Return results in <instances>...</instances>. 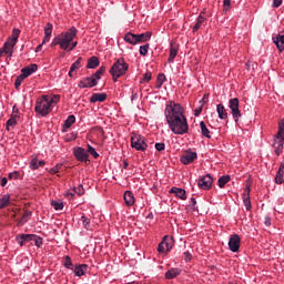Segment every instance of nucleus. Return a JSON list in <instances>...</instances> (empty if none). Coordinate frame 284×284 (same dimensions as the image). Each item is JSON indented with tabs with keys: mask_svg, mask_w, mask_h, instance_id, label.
<instances>
[{
	"mask_svg": "<svg viewBox=\"0 0 284 284\" xmlns=\"http://www.w3.org/2000/svg\"><path fill=\"white\" fill-rule=\"evenodd\" d=\"M164 116L173 134H187L190 126L187 125V119L183 114V106L181 104L169 101L165 105Z\"/></svg>",
	"mask_w": 284,
	"mask_h": 284,
	"instance_id": "f257e3e1",
	"label": "nucleus"
},
{
	"mask_svg": "<svg viewBox=\"0 0 284 284\" xmlns=\"http://www.w3.org/2000/svg\"><path fill=\"white\" fill-rule=\"evenodd\" d=\"M77 27H71L65 32L59 33L58 39L60 40V49L61 50H69L72 41L77 39Z\"/></svg>",
	"mask_w": 284,
	"mask_h": 284,
	"instance_id": "f03ea898",
	"label": "nucleus"
},
{
	"mask_svg": "<svg viewBox=\"0 0 284 284\" xmlns=\"http://www.w3.org/2000/svg\"><path fill=\"white\" fill-rule=\"evenodd\" d=\"M130 64L126 63L125 59H118L110 69V74L112 75L113 81H119L121 77L128 72Z\"/></svg>",
	"mask_w": 284,
	"mask_h": 284,
	"instance_id": "7ed1b4c3",
	"label": "nucleus"
},
{
	"mask_svg": "<svg viewBox=\"0 0 284 284\" xmlns=\"http://www.w3.org/2000/svg\"><path fill=\"white\" fill-rule=\"evenodd\" d=\"M150 39H152V32L150 31L141 34L129 32L124 36V41L131 45H136V43H145V41H150Z\"/></svg>",
	"mask_w": 284,
	"mask_h": 284,
	"instance_id": "20e7f679",
	"label": "nucleus"
},
{
	"mask_svg": "<svg viewBox=\"0 0 284 284\" xmlns=\"http://www.w3.org/2000/svg\"><path fill=\"white\" fill-rule=\"evenodd\" d=\"M34 110L38 114H41V116H48V113L52 112V104L50 100H48V95H42V98L36 102Z\"/></svg>",
	"mask_w": 284,
	"mask_h": 284,
	"instance_id": "39448f33",
	"label": "nucleus"
},
{
	"mask_svg": "<svg viewBox=\"0 0 284 284\" xmlns=\"http://www.w3.org/2000/svg\"><path fill=\"white\" fill-rule=\"evenodd\" d=\"M131 148L138 150V152H145L148 150V143H145V138L139 133L131 134Z\"/></svg>",
	"mask_w": 284,
	"mask_h": 284,
	"instance_id": "423d86ee",
	"label": "nucleus"
},
{
	"mask_svg": "<svg viewBox=\"0 0 284 284\" xmlns=\"http://www.w3.org/2000/svg\"><path fill=\"white\" fill-rule=\"evenodd\" d=\"M229 108L231 110V114L234 119V121H239L241 119V110H239V99L233 98L229 101Z\"/></svg>",
	"mask_w": 284,
	"mask_h": 284,
	"instance_id": "0eeeda50",
	"label": "nucleus"
},
{
	"mask_svg": "<svg viewBox=\"0 0 284 284\" xmlns=\"http://www.w3.org/2000/svg\"><path fill=\"white\" fill-rule=\"evenodd\" d=\"M73 154L77 161H80V163H88V156H90V154H88V151H85V149L77 146L73 149Z\"/></svg>",
	"mask_w": 284,
	"mask_h": 284,
	"instance_id": "6e6552de",
	"label": "nucleus"
},
{
	"mask_svg": "<svg viewBox=\"0 0 284 284\" xmlns=\"http://www.w3.org/2000/svg\"><path fill=\"white\" fill-rule=\"evenodd\" d=\"M196 159H199V154H196V152L185 151L180 161L183 163V165H190V163H194Z\"/></svg>",
	"mask_w": 284,
	"mask_h": 284,
	"instance_id": "1a4fd4ad",
	"label": "nucleus"
},
{
	"mask_svg": "<svg viewBox=\"0 0 284 284\" xmlns=\"http://www.w3.org/2000/svg\"><path fill=\"white\" fill-rule=\"evenodd\" d=\"M212 183H214L212 175L206 174L199 180L197 185H199L200 190H211Z\"/></svg>",
	"mask_w": 284,
	"mask_h": 284,
	"instance_id": "9d476101",
	"label": "nucleus"
},
{
	"mask_svg": "<svg viewBox=\"0 0 284 284\" xmlns=\"http://www.w3.org/2000/svg\"><path fill=\"white\" fill-rule=\"evenodd\" d=\"M229 248L231 252H239V250H241V236H239V234H233L230 236Z\"/></svg>",
	"mask_w": 284,
	"mask_h": 284,
	"instance_id": "9b49d317",
	"label": "nucleus"
},
{
	"mask_svg": "<svg viewBox=\"0 0 284 284\" xmlns=\"http://www.w3.org/2000/svg\"><path fill=\"white\" fill-rule=\"evenodd\" d=\"M170 250H172V239H169V236L165 235L163 241L158 246V252H160V254H165V252Z\"/></svg>",
	"mask_w": 284,
	"mask_h": 284,
	"instance_id": "f8f14e48",
	"label": "nucleus"
},
{
	"mask_svg": "<svg viewBox=\"0 0 284 284\" xmlns=\"http://www.w3.org/2000/svg\"><path fill=\"white\" fill-rule=\"evenodd\" d=\"M98 83L97 78H93L92 75L80 80L78 85L79 88H94Z\"/></svg>",
	"mask_w": 284,
	"mask_h": 284,
	"instance_id": "ddd939ff",
	"label": "nucleus"
},
{
	"mask_svg": "<svg viewBox=\"0 0 284 284\" xmlns=\"http://www.w3.org/2000/svg\"><path fill=\"white\" fill-rule=\"evenodd\" d=\"M17 243L20 244V247H23V245L30 243L32 241V234H19L16 236Z\"/></svg>",
	"mask_w": 284,
	"mask_h": 284,
	"instance_id": "4468645a",
	"label": "nucleus"
},
{
	"mask_svg": "<svg viewBox=\"0 0 284 284\" xmlns=\"http://www.w3.org/2000/svg\"><path fill=\"white\" fill-rule=\"evenodd\" d=\"M37 70H39V65L30 64L29 67L21 69V72H22L21 74L24 79H28V77H30L31 74H34Z\"/></svg>",
	"mask_w": 284,
	"mask_h": 284,
	"instance_id": "2eb2a0df",
	"label": "nucleus"
},
{
	"mask_svg": "<svg viewBox=\"0 0 284 284\" xmlns=\"http://www.w3.org/2000/svg\"><path fill=\"white\" fill-rule=\"evenodd\" d=\"M171 194H175V196H178V199H181L182 201H185V199H187V195L185 193V190L173 186L170 191Z\"/></svg>",
	"mask_w": 284,
	"mask_h": 284,
	"instance_id": "dca6fc26",
	"label": "nucleus"
},
{
	"mask_svg": "<svg viewBox=\"0 0 284 284\" xmlns=\"http://www.w3.org/2000/svg\"><path fill=\"white\" fill-rule=\"evenodd\" d=\"M105 99H108V94L105 93H93L90 98V102L91 103H103V101H105Z\"/></svg>",
	"mask_w": 284,
	"mask_h": 284,
	"instance_id": "f3484780",
	"label": "nucleus"
},
{
	"mask_svg": "<svg viewBox=\"0 0 284 284\" xmlns=\"http://www.w3.org/2000/svg\"><path fill=\"white\" fill-rule=\"evenodd\" d=\"M77 118L74 115H69L68 119L64 121V124L62 126V132H68L70 128H72V124L75 123Z\"/></svg>",
	"mask_w": 284,
	"mask_h": 284,
	"instance_id": "a211bd4d",
	"label": "nucleus"
},
{
	"mask_svg": "<svg viewBox=\"0 0 284 284\" xmlns=\"http://www.w3.org/2000/svg\"><path fill=\"white\" fill-rule=\"evenodd\" d=\"M176 54H179V45L171 42L169 63H172V61H174V59H176Z\"/></svg>",
	"mask_w": 284,
	"mask_h": 284,
	"instance_id": "6ab92c4d",
	"label": "nucleus"
},
{
	"mask_svg": "<svg viewBox=\"0 0 284 284\" xmlns=\"http://www.w3.org/2000/svg\"><path fill=\"white\" fill-rule=\"evenodd\" d=\"M14 48V45H12V42H10V40H8L6 43H4V45H3V48L2 49H0L1 51H2V54H9V57H12V54H13V49Z\"/></svg>",
	"mask_w": 284,
	"mask_h": 284,
	"instance_id": "aec40b11",
	"label": "nucleus"
},
{
	"mask_svg": "<svg viewBox=\"0 0 284 284\" xmlns=\"http://www.w3.org/2000/svg\"><path fill=\"white\" fill-rule=\"evenodd\" d=\"M43 165H45V161H40L37 158H33L30 162L31 170H39L40 168H43Z\"/></svg>",
	"mask_w": 284,
	"mask_h": 284,
	"instance_id": "412c9836",
	"label": "nucleus"
},
{
	"mask_svg": "<svg viewBox=\"0 0 284 284\" xmlns=\"http://www.w3.org/2000/svg\"><path fill=\"white\" fill-rule=\"evenodd\" d=\"M203 23H205V13L201 12L200 16L197 17V21L195 26L193 27V32L199 31L201 29V26H203Z\"/></svg>",
	"mask_w": 284,
	"mask_h": 284,
	"instance_id": "4be33fe9",
	"label": "nucleus"
},
{
	"mask_svg": "<svg viewBox=\"0 0 284 284\" xmlns=\"http://www.w3.org/2000/svg\"><path fill=\"white\" fill-rule=\"evenodd\" d=\"M216 112L219 114V119L221 120L227 119V110H225V106L223 104L216 105Z\"/></svg>",
	"mask_w": 284,
	"mask_h": 284,
	"instance_id": "5701e85b",
	"label": "nucleus"
},
{
	"mask_svg": "<svg viewBox=\"0 0 284 284\" xmlns=\"http://www.w3.org/2000/svg\"><path fill=\"white\" fill-rule=\"evenodd\" d=\"M180 274H181L180 268H171L165 273V278H168L169 281H172V278H176V276H179Z\"/></svg>",
	"mask_w": 284,
	"mask_h": 284,
	"instance_id": "b1692460",
	"label": "nucleus"
},
{
	"mask_svg": "<svg viewBox=\"0 0 284 284\" xmlns=\"http://www.w3.org/2000/svg\"><path fill=\"white\" fill-rule=\"evenodd\" d=\"M85 272H88V264H80L74 268L75 276H83Z\"/></svg>",
	"mask_w": 284,
	"mask_h": 284,
	"instance_id": "393cba45",
	"label": "nucleus"
},
{
	"mask_svg": "<svg viewBox=\"0 0 284 284\" xmlns=\"http://www.w3.org/2000/svg\"><path fill=\"white\" fill-rule=\"evenodd\" d=\"M273 145L275 148V154H277V156H281V154L283 153L284 140H274Z\"/></svg>",
	"mask_w": 284,
	"mask_h": 284,
	"instance_id": "a878e982",
	"label": "nucleus"
},
{
	"mask_svg": "<svg viewBox=\"0 0 284 284\" xmlns=\"http://www.w3.org/2000/svg\"><path fill=\"white\" fill-rule=\"evenodd\" d=\"M124 202H125V205H128L129 207L134 205V194H132V192L130 191H126L124 193Z\"/></svg>",
	"mask_w": 284,
	"mask_h": 284,
	"instance_id": "bb28decb",
	"label": "nucleus"
},
{
	"mask_svg": "<svg viewBox=\"0 0 284 284\" xmlns=\"http://www.w3.org/2000/svg\"><path fill=\"white\" fill-rule=\"evenodd\" d=\"M87 68L89 70H94L95 68H99V58L91 57L88 61Z\"/></svg>",
	"mask_w": 284,
	"mask_h": 284,
	"instance_id": "cd10ccee",
	"label": "nucleus"
},
{
	"mask_svg": "<svg viewBox=\"0 0 284 284\" xmlns=\"http://www.w3.org/2000/svg\"><path fill=\"white\" fill-rule=\"evenodd\" d=\"M19 34H21V30L13 29L11 38L8 41L11 42V45H17V41H19Z\"/></svg>",
	"mask_w": 284,
	"mask_h": 284,
	"instance_id": "c85d7f7f",
	"label": "nucleus"
},
{
	"mask_svg": "<svg viewBox=\"0 0 284 284\" xmlns=\"http://www.w3.org/2000/svg\"><path fill=\"white\" fill-rule=\"evenodd\" d=\"M275 141H284V120L280 122L278 132L276 134Z\"/></svg>",
	"mask_w": 284,
	"mask_h": 284,
	"instance_id": "c756f323",
	"label": "nucleus"
},
{
	"mask_svg": "<svg viewBox=\"0 0 284 284\" xmlns=\"http://www.w3.org/2000/svg\"><path fill=\"white\" fill-rule=\"evenodd\" d=\"M200 128L203 136H205L206 139H212V135H210V130L207 129V125L204 121L200 122Z\"/></svg>",
	"mask_w": 284,
	"mask_h": 284,
	"instance_id": "7c9ffc66",
	"label": "nucleus"
},
{
	"mask_svg": "<svg viewBox=\"0 0 284 284\" xmlns=\"http://www.w3.org/2000/svg\"><path fill=\"white\" fill-rule=\"evenodd\" d=\"M10 205V195H3L0 199V210H3V207H8Z\"/></svg>",
	"mask_w": 284,
	"mask_h": 284,
	"instance_id": "2f4dec72",
	"label": "nucleus"
},
{
	"mask_svg": "<svg viewBox=\"0 0 284 284\" xmlns=\"http://www.w3.org/2000/svg\"><path fill=\"white\" fill-rule=\"evenodd\" d=\"M230 183V175H223L217 180V185L219 187H225Z\"/></svg>",
	"mask_w": 284,
	"mask_h": 284,
	"instance_id": "473e14b6",
	"label": "nucleus"
},
{
	"mask_svg": "<svg viewBox=\"0 0 284 284\" xmlns=\"http://www.w3.org/2000/svg\"><path fill=\"white\" fill-rule=\"evenodd\" d=\"M165 81H168V79L165 78V74L160 73V74L158 75V81H156V88H158V90L163 87V83H164Z\"/></svg>",
	"mask_w": 284,
	"mask_h": 284,
	"instance_id": "72a5a7b5",
	"label": "nucleus"
},
{
	"mask_svg": "<svg viewBox=\"0 0 284 284\" xmlns=\"http://www.w3.org/2000/svg\"><path fill=\"white\" fill-rule=\"evenodd\" d=\"M32 216V211H26L22 215L21 220L19 221V225H23L28 223V219Z\"/></svg>",
	"mask_w": 284,
	"mask_h": 284,
	"instance_id": "f704fd0d",
	"label": "nucleus"
},
{
	"mask_svg": "<svg viewBox=\"0 0 284 284\" xmlns=\"http://www.w3.org/2000/svg\"><path fill=\"white\" fill-rule=\"evenodd\" d=\"M275 183H277L278 185L284 183V171H282L281 169L277 171V174L275 176Z\"/></svg>",
	"mask_w": 284,
	"mask_h": 284,
	"instance_id": "c9c22d12",
	"label": "nucleus"
},
{
	"mask_svg": "<svg viewBox=\"0 0 284 284\" xmlns=\"http://www.w3.org/2000/svg\"><path fill=\"white\" fill-rule=\"evenodd\" d=\"M31 241H34V245L37 247H41L43 245V239L36 234H32Z\"/></svg>",
	"mask_w": 284,
	"mask_h": 284,
	"instance_id": "e433bc0d",
	"label": "nucleus"
},
{
	"mask_svg": "<svg viewBox=\"0 0 284 284\" xmlns=\"http://www.w3.org/2000/svg\"><path fill=\"white\" fill-rule=\"evenodd\" d=\"M17 119H19V115H14L7 121V130H10V128H14V125H17Z\"/></svg>",
	"mask_w": 284,
	"mask_h": 284,
	"instance_id": "4c0bfd02",
	"label": "nucleus"
},
{
	"mask_svg": "<svg viewBox=\"0 0 284 284\" xmlns=\"http://www.w3.org/2000/svg\"><path fill=\"white\" fill-rule=\"evenodd\" d=\"M51 206H52L54 210H57V211L63 210V202L52 200V201H51Z\"/></svg>",
	"mask_w": 284,
	"mask_h": 284,
	"instance_id": "58836bf2",
	"label": "nucleus"
},
{
	"mask_svg": "<svg viewBox=\"0 0 284 284\" xmlns=\"http://www.w3.org/2000/svg\"><path fill=\"white\" fill-rule=\"evenodd\" d=\"M243 203L247 211L252 210V202L250 201V190H247V196L244 197Z\"/></svg>",
	"mask_w": 284,
	"mask_h": 284,
	"instance_id": "ea45409f",
	"label": "nucleus"
},
{
	"mask_svg": "<svg viewBox=\"0 0 284 284\" xmlns=\"http://www.w3.org/2000/svg\"><path fill=\"white\" fill-rule=\"evenodd\" d=\"M23 81H26V78L22 74H20L14 82L16 90H19V88H21V83H23Z\"/></svg>",
	"mask_w": 284,
	"mask_h": 284,
	"instance_id": "a19ab883",
	"label": "nucleus"
},
{
	"mask_svg": "<svg viewBox=\"0 0 284 284\" xmlns=\"http://www.w3.org/2000/svg\"><path fill=\"white\" fill-rule=\"evenodd\" d=\"M52 23H47L45 27H44V36L45 37H52Z\"/></svg>",
	"mask_w": 284,
	"mask_h": 284,
	"instance_id": "79ce46f5",
	"label": "nucleus"
},
{
	"mask_svg": "<svg viewBox=\"0 0 284 284\" xmlns=\"http://www.w3.org/2000/svg\"><path fill=\"white\" fill-rule=\"evenodd\" d=\"M105 73V67H101L92 77L99 81L101 79V75Z\"/></svg>",
	"mask_w": 284,
	"mask_h": 284,
	"instance_id": "37998d69",
	"label": "nucleus"
},
{
	"mask_svg": "<svg viewBox=\"0 0 284 284\" xmlns=\"http://www.w3.org/2000/svg\"><path fill=\"white\" fill-rule=\"evenodd\" d=\"M150 50V44H144L140 47V54L142 57H148V52Z\"/></svg>",
	"mask_w": 284,
	"mask_h": 284,
	"instance_id": "c03bdc74",
	"label": "nucleus"
},
{
	"mask_svg": "<svg viewBox=\"0 0 284 284\" xmlns=\"http://www.w3.org/2000/svg\"><path fill=\"white\" fill-rule=\"evenodd\" d=\"M20 176H21V173H19V171H13L9 173L8 179L9 181H17V179H19Z\"/></svg>",
	"mask_w": 284,
	"mask_h": 284,
	"instance_id": "a18cd8bd",
	"label": "nucleus"
},
{
	"mask_svg": "<svg viewBox=\"0 0 284 284\" xmlns=\"http://www.w3.org/2000/svg\"><path fill=\"white\" fill-rule=\"evenodd\" d=\"M81 61L82 58H79L75 62L72 63L71 65V72H74L75 70H79L81 68Z\"/></svg>",
	"mask_w": 284,
	"mask_h": 284,
	"instance_id": "49530a36",
	"label": "nucleus"
},
{
	"mask_svg": "<svg viewBox=\"0 0 284 284\" xmlns=\"http://www.w3.org/2000/svg\"><path fill=\"white\" fill-rule=\"evenodd\" d=\"M89 154H91V156H93L94 159H97L99 156V153L97 152V150L92 146V145H88V151Z\"/></svg>",
	"mask_w": 284,
	"mask_h": 284,
	"instance_id": "de8ad7c7",
	"label": "nucleus"
},
{
	"mask_svg": "<svg viewBox=\"0 0 284 284\" xmlns=\"http://www.w3.org/2000/svg\"><path fill=\"white\" fill-rule=\"evenodd\" d=\"M81 221H82L83 226L85 227V230H90V219L87 217L85 215H82Z\"/></svg>",
	"mask_w": 284,
	"mask_h": 284,
	"instance_id": "09e8293b",
	"label": "nucleus"
},
{
	"mask_svg": "<svg viewBox=\"0 0 284 284\" xmlns=\"http://www.w3.org/2000/svg\"><path fill=\"white\" fill-rule=\"evenodd\" d=\"M64 267L72 270V258L70 256L64 257Z\"/></svg>",
	"mask_w": 284,
	"mask_h": 284,
	"instance_id": "8fccbe9b",
	"label": "nucleus"
},
{
	"mask_svg": "<svg viewBox=\"0 0 284 284\" xmlns=\"http://www.w3.org/2000/svg\"><path fill=\"white\" fill-rule=\"evenodd\" d=\"M60 100H61V95H53V97L48 95V101L49 103H51V105L52 103H57Z\"/></svg>",
	"mask_w": 284,
	"mask_h": 284,
	"instance_id": "3c124183",
	"label": "nucleus"
},
{
	"mask_svg": "<svg viewBox=\"0 0 284 284\" xmlns=\"http://www.w3.org/2000/svg\"><path fill=\"white\" fill-rule=\"evenodd\" d=\"M232 8V0H224L223 1V9L227 12Z\"/></svg>",
	"mask_w": 284,
	"mask_h": 284,
	"instance_id": "603ef678",
	"label": "nucleus"
},
{
	"mask_svg": "<svg viewBox=\"0 0 284 284\" xmlns=\"http://www.w3.org/2000/svg\"><path fill=\"white\" fill-rule=\"evenodd\" d=\"M75 194H78V196H83V194H85V190L83 189V185H79L77 189H74Z\"/></svg>",
	"mask_w": 284,
	"mask_h": 284,
	"instance_id": "864d4df0",
	"label": "nucleus"
},
{
	"mask_svg": "<svg viewBox=\"0 0 284 284\" xmlns=\"http://www.w3.org/2000/svg\"><path fill=\"white\" fill-rule=\"evenodd\" d=\"M61 168H63V164H57L55 166L50 169L49 173L50 174H58V172H59V170H61Z\"/></svg>",
	"mask_w": 284,
	"mask_h": 284,
	"instance_id": "5fc2aeb1",
	"label": "nucleus"
},
{
	"mask_svg": "<svg viewBox=\"0 0 284 284\" xmlns=\"http://www.w3.org/2000/svg\"><path fill=\"white\" fill-rule=\"evenodd\" d=\"M155 150H158V152H163V150H165V143L163 142L155 143Z\"/></svg>",
	"mask_w": 284,
	"mask_h": 284,
	"instance_id": "6e6d98bb",
	"label": "nucleus"
},
{
	"mask_svg": "<svg viewBox=\"0 0 284 284\" xmlns=\"http://www.w3.org/2000/svg\"><path fill=\"white\" fill-rule=\"evenodd\" d=\"M143 81H145L146 83H148L149 81H152V72H146V73H144V75H143ZM143 81H141V83H143Z\"/></svg>",
	"mask_w": 284,
	"mask_h": 284,
	"instance_id": "4d7b16f0",
	"label": "nucleus"
},
{
	"mask_svg": "<svg viewBox=\"0 0 284 284\" xmlns=\"http://www.w3.org/2000/svg\"><path fill=\"white\" fill-rule=\"evenodd\" d=\"M183 258L184 261L187 263L189 261H192V253H190L189 251L183 253Z\"/></svg>",
	"mask_w": 284,
	"mask_h": 284,
	"instance_id": "13d9d810",
	"label": "nucleus"
},
{
	"mask_svg": "<svg viewBox=\"0 0 284 284\" xmlns=\"http://www.w3.org/2000/svg\"><path fill=\"white\" fill-rule=\"evenodd\" d=\"M55 45H60L61 47V41L59 40V36L53 38V40L51 42V48H54Z\"/></svg>",
	"mask_w": 284,
	"mask_h": 284,
	"instance_id": "bf43d9fd",
	"label": "nucleus"
},
{
	"mask_svg": "<svg viewBox=\"0 0 284 284\" xmlns=\"http://www.w3.org/2000/svg\"><path fill=\"white\" fill-rule=\"evenodd\" d=\"M77 45H79L78 41L72 40L69 49L67 50L68 52H72V50H74V48H77Z\"/></svg>",
	"mask_w": 284,
	"mask_h": 284,
	"instance_id": "052dcab7",
	"label": "nucleus"
},
{
	"mask_svg": "<svg viewBox=\"0 0 284 284\" xmlns=\"http://www.w3.org/2000/svg\"><path fill=\"white\" fill-rule=\"evenodd\" d=\"M201 112H203V104H201L200 108L194 110V116H199L201 114Z\"/></svg>",
	"mask_w": 284,
	"mask_h": 284,
	"instance_id": "680f3d73",
	"label": "nucleus"
},
{
	"mask_svg": "<svg viewBox=\"0 0 284 284\" xmlns=\"http://www.w3.org/2000/svg\"><path fill=\"white\" fill-rule=\"evenodd\" d=\"M283 0H273V8H281Z\"/></svg>",
	"mask_w": 284,
	"mask_h": 284,
	"instance_id": "e2e57ef3",
	"label": "nucleus"
},
{
	"mask_svg": "<svg viewBox=\"0 0 284 284\" xmlns=\"http://www.w3.org/2000/svg\"><path fill=\"white\" fill-rule=\"evenodd\" d=\"M264 225H266V227H270V225H272V219H270L268 216L265 217L264 221Z\"/></svg>",
	"mask_w": 284,
	"mask_h": 284,
	"instance_id": "0e129e2a",
	"label": "nucleus"
},
{
	"mask_svg": "<svg viewBox=\"0 0 284 284\" xmlns=\"http://www.w3.org/2000/svg\"><path fill=\"white\" fill-rule=\"evenodd\" d=\"M0 185H1V187H6V185H8V178H2Z\"/></svg>",
	"mask_w": 284,
	"mask_h": 284,
	"instance_id": "69168bd1",
	"label": "nucleus"
},
{
	"mask_svg": "<svg viewBox=\"0 0 284 284\" xmlns=\"http://www.w3.org/2000/svg\"><path fill=\"white\" fill-rule=\"evenodd\" d=\"M77 139V133L72 132L70 138L67 139V141H74Z\"/></svg>",
	"mask_w": 284,
	"mask_h": 284,
	"instance_id": "338daca9",
	"label": "nucleus"
},
{
	"mask_svg": "<svg viewBox=\"0 0 284 284\" xmlns=\"http://www.w3.org/2000/svg\"><path fill=\"white\" fill-rule=\"evenodd\" d=\"M49 42H50V36H44L42 45H43V43H49Z\"/></svg>",
	"mask_w": 284,
	"mask_h": 284,
	"instance_id": "774afa93",
	"label": "nucleus"
}]
</instances>
